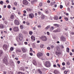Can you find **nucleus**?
<instances>
[{
  "label": "nucleus",
  "mask_w": 74,
  "mask_h": 74,
  "mask_svg": "<svg viewBox=\"0 0 74 74\" xmlns=\"http://www.w3.org/2000/svg\"><path fill=\"white\" fill-rule=\"evenodd\" d=\"M40 39H41L43 41H47V40H48L47 37L45 36H44L40 37Z\"/></svg>",
  "instance_id": "nucleus-1"
},
{
  "label": "nucleus",
  "mask_w": 74,
  "mask_h": 74,
  "mask_svg": "<svg viewBox=\"0 0 74 74\" xmlns=\"http://www.w3.org/2000/svg\"><path fill=\"white\" fill-rule=\"evenodd\" d=\"M45 64L46 67H50L51 66V64L49 61H46L45 63Z\"/></svg>",
  "instance_id": "nucleus-2"
},
{
  "label": "nucleus",
  "mask_w": 74,
  "mask_h": 74,
  "mask_svg": "<svg viewBox=\"0 0 74 74\" xmlns=\"http://www.w3.org/2000/svg\"><path fill=\"white\" fill-rule=\"evenodd\" d=\"M19 40L22 41L23 40V35L22 34H20L19 35Z\"/></svg>",
  "instance_id": "nucleus-3"
},
{
  "label": "nucleus",
  "mask_w": 74,
  "mask_h": 74,
  "mask_svg": "<svg viewBox=\"0 0 74 74\" xmlns=\"http://www.w3.org/2000/svg\"><path fill=\"white\" fill-rule=\"evenodd\" d=\"M21 50L24 53H25L26 52V51H27V49L25 47H23L21 48Z\"/></svg>",
  "instance_id": "nucleus-4"
},
{
  "label": "nucleus",
  "mask_w": 74,
  "mask_h": 74,
  "mask_svg": "<svg viewBox=\"0 0 74 74\" xmlns=\"http://www.w3.org/2000/svg\"><path fill=\"white\" fill-rule=\"evenodd\" d=\"M13 30L14 32H18L19 31V28H18V27H15L13 28Z\"/></svg>",
  "instance_id": "nucleus-5"
},
{
  "label": "nucleus",
  "mask_w": 74,
  "mask_h": 74,
  "mask_svg": "<svg viewBox=\"0 0 74 74\" xmlns=\"http://www.w3.org/2000/svg\"><path fill=\"white\" fill-rule=\"evenodd\" d=\"M14 23L15 25H19V22L18 21L15 20L14 21Z\"/></svg>",
  "instance_id": "nucleus-6"
},
{
  "label": "nucleus",
  "mask_w": 74,
  "mask_h": 74,
  "mask_svg": "<svg viewBox=\"0 0 74 74\" xmlns=\"http://www.w3.org/2000/svg\"><path fill=\"white\" fill-rule=\"evenodd\" d=\"M23 3L24 5H27L28 4V2L26 0H24L23 1Z\"/></svg>",
  "instance_id": "nucleus-7"
},
{
  "label": "nucleus",
  "mask_w": 74,
  "mask_h": 74,
  "mask_svg": "<svg viewBox=\"0 0 74 74\" xmlns=\"http://www.w3.org/2000/svg\"><path fill=\"white\" fill-rule=\"evenodd\" d=\"M42 53H39L37 54V56L38 58L39 57H41V56H42L43 55Z\"/></svg>",
  "instance_id": "nucleus-8"
},
{
  "label": "nucleus",
  "mask_w": 74,
  "mask_h": 74,
  "mask_svg": "<svg viewBox=\"0 0 74 74\" xmlns=\"http://www.w3.org/2000/svg\"><path fill=\"white\" fill-rule=\"evenodd\" d=\"M31 40L32 41H35L36 39L35 38V37L34 36H32L31 37Z\"/></svg>",
  "instance_id": "nucleus-9"
},
{
  "label": "nucleus",
  "mask_w": 74,
  "mask_h": 74,
  "mask_svg": "<svg viewBox=\"0 0 74 74\" xmlns=\"http://www.w3.org/2000/svg\"><path fill=\"white\" fill-rule=\"evenodd\" d=\"M7 45H4L3 46V48L4 50H5L7 49L8 47Z\"/></svg>",
  "instance_id": "nucleus-10"
},
{
  "label": "nucleus",
  "mask_w": 74,
  "mask_h": 74,
  "mask_svg": "<svg viewBox=\"0 0 74 74\" xmlns=\"http://www.w3.org/2000/svg\"><path fill=\"white\" fill-rule=\"evenodd\" d=\"M29 16L31 18H34V14L33 13H32L29 14Z\"/></svg>",
  "instance_id": "nucleus-11"
},
{
  "label": "nucleus",
  "mask_w": 74,
  "mask_h": 74,
  "mask_svg": "<svg viewBox=\"0 0 74 74\" xmlns=\"http://www.w3.org/2000/svg\"><path fill=\"white\" fill-rule=\"evenodd\" d=\"M3 62L5 63L6 64L7 63L8 61H7V60L5 59V58H4L3 60Z\"/></svg>",
  "instance_id": "nucleus-12"
},
{
  "label": "nucleus",
  "mask_w": 74,
  "mask_h": 74,
  "mask_svg": "<svg viewBox=\"0 0 74 74\" xmlns=\"http://www.w3.org/2000/svg\"><path fill=\"white\" fill-rule=\"evenodd\" d=\"M33 64L35 65V66H36L37 65V62H36V61L35 60H33Z\"/></svg>",
  "instance_id": "nucleus-13"
},
{
  "label": "nucleus",
  "mask_w": 74,
  "mask_h": 74,
  "mask_svg": "<svg viewBox=\"0 0 74 74\" xmlns=\"http://www.w3.org/2000/svg\"><path fill=\"white\" fill-rule=\"evenodd\" d=\"M16 53H18V52H21V49H18L16 50Z\"/></svg>",
  "instance_id": "nucleus-14"
},
{
  "label": "nucleus",
  "mask_w": 74,
  "mask_h": 74,
  "mask_svg": "<svg viewBox=\"0 0 74 74\" xmlns=\"http://www.w3.org/2000/svg\"><path fill=\"white\" fill-rule=\"evenodd\" d=\"M0 29H4V25L2 24H0Z\"/></svg>",
  "instance_id": "nucleus-15"
},
{
  "label": "nucleus",
  "mask_w": 74,
  "mask_h": 74,
  "mask_svg": "<svg viewBox=\"0 0 74 74\" xmlns=\"http://www.w3.org/2000/svg\"><path fill=\"white\" fill-rule=\"evenodd\" d=\"M54 73L55 74H58L59 71L57 70H55L54 71Z\"/></svg>",
  "instance_id": "nucleus-16"
},
{
  "label": "nucleus",
  "mask_w": 74,
  "mask_h": 74,
  "mask_svg": "<svg viewBox=\"0 0 74 74\" xmlns=\"http://www.w3.org/2000/svg\"><path fill=\"white\" fill-rule=\"evenodd\" d=\"M3 53V51L0 50V57H1V56H2Z\"/></svg>",
  "instance_id": "nucleus-17"
},
{
  "label": "nucleus",
  "mask_w": 74,
  "mask_h": 74,
  "mask_svg": "<svg viewBox=\"0 0 74 74\" xmlns=\"http://www.w3.org/2000/svg\"><path fill=\"white\" fill-rule=\"evenodd\" d=\"M41 18L42 19H44L45 18V16L43 15L42 14L41 16Z\"/></svg>",
  "instance_id": "nucleus-18"
},
{
  "label": "nucleus",
  "mask_w": 74,
  "mask_h": 74,
  "mask_svg": "<svg viewBox=\"0 0 74 74\" xmlns=\"http://www.w3.org/2000/svg\"><path fill=\"white\" fill-rule=\"evenodd\" d=\"M14 18V16L13 14H11V15L10 18L12 19H13Z\"/></svg>",
  "instance_id": "nucleus-19"
},
{
  "label": "nucleus",
  "mask_w": 74,
  "mask_h": 74,
  "mask_svg": "<svg viewBox=\"0 0 74 74\" xmlns=\"http://www.w3.org/2000/svg\"><path fill=\"white\" fill-rule=\"evenodd\" d=\"M26 10L27 11H30V12H31L32 10V9H29V8H27L26 9Z\"/></svg>",
  "instance_id": "nucleus-20"
},
{
  "label": "nucleus",
  "mask_w": 74,
  "mask_h": 74,
  "mask_svg": "<svg viewBox=\"0 0 74 74\" xmlns=\"http://www.w3.org/2000/svg\"><path fill=\"white\" fill-rule=\"evenodd\" d=\"M50 27V25H48L45 28V29L46 30H48V29H49V28Z\"/></svg>",
  "instance_id": "nucleus-21"
},
{
  "label": "nucleus",
  "mask_w": 74,
  "mask_h": 74,
  "mask_svg": "<svg viewBox=\"0 0 74 74\" xmlns=\"http://www.w3.org/2000/svg\"><path fill=\"white\" fill-rule=\"evenodd\" d=\"M70 50V49L69 48H66V52L69 53V51Z\"/></svg>",
  "instance_id": "nucleus-22"
},
{
  "label": "nucleus",
  "mask_w": 74,
  "mask_h": 74,
  "mask_svg": "<svg viewBox=\"0 0 74 74\" xmlns=\"http://www.w3.org/2000/svg\"><path fill=\"white\" fill-rule=\"evenodd\" d=\"M54 25L55 26H56V27H59V24H54Z\"/></svg>",
  "instance_id": "nucleus-23"
},
{
  "label": "nucleus",
  "mask_w": 74,
  "mask_h": 74,
  "mask_svg": "<svg viewBox=\"0 0 74 74\" xmlns=\"http://www.w3.org/2000/svg\"><path fill=\"white\" fill-rule=\"evenodd\" d=\"M61 40L62 41H64L66 40V39L64 37L61 38Z\"/></svg>",
  "instance_id": "nucleus-24"
},
{
  "label": "nucleus",
  "mask_w": 74,
  "mask_h": 74,
  "mask_svg": "<svg viewBox=\"0 0 74 74\" xmlns=\"http://www.w3.org/2000/svg\"><path fill=\"white\" fill-rule=\"evenodd\" d=\"M29 34L30 35H32V34H33V32H32V31H30L29 32Z\"/></svg>",
  "instance_id": "nucleus-25"
},
{
  "label": "nucleus",
  "mask_w": 74,
  "mask_h": 74,
  "mask_svg": "<svg viewBox=\"0 0 74 74\" xmlns=\"http://www.w3.org/2000/svg\"><path fill=\"white\" fill-rule=\"evenodd\" d=\"M38 71L39 73H40V74H42V72L40 70L38 69Z\"/></svg>",
  "instance_id": "nucleus-26"
},
{
  "label": "nucleus",
  "mask_w": 74,
  "mask_h": 74,
  "mask_svg": "<svg viewBox=\"0 0 74 74\" xmlns=\"http://www.w3.org/2000/svg\"><path fill=\"white\" fill-rule=\"evenodd\" d=\"M57 30L58 32H60L61 29L60 28H58Z\"/></svg>",
  "instance_id": "nucleus-27"
},
{
  "label": "nucleus",
  "mask_w": 74,
  "mask_h": 74,
  "mask_svg": "<svg viewBox=\"0 0 74 74\" xmlns=\"http://www.w3.org/2000/svg\"><path fill=\"white\" fill-rule=\"evenodd\" d=\"M0 4L1 5H3L4 4V2L3 1H0Z\"/></svg>",
  "instance_id": "nucleus-28"
},
{
  "label": "nucleus",
  "mask_w": 74,
  "mask_h": 74,
  "mask_svg": "<svg viewBox=\"0 0 74 74\" xmlns=\"http://www.w3.org/2000/svg\"><path fill=\"white\" fill-rule=\"evenodd\" d=\"M64 19L66 21H68V20H69V19L67 17H65L64 18Z\"/></svg>",
  "instance_id": "nucleus-29"
},
{
  "label": "nucleus",
  "mask_w": 74,
  "mask_h": 74,
  "mask_svg": "<svg viewBox=\"0 0 74 74\" xmlns=\"http://www.w3.org/2000/svg\"><path fill=\"white\" fill-rule=\"evenodd\" d=\"M53 32L54 33H57V32H58L57 29H56V30H54Z\"/></svg>",
  "instance_id": "nucleus-30"
},
{
  "label": "nucleus",
  "mask_w": 74,
  "mask_h": 74,
  "mask_svg": "<svg viewBox=\"0 0 74 74\" xmlns=\"http://www.w3.org/2000/svg\"><path fill=\"white\" fill-rule=\"evenodd\" d=\"M45 13H46V14H48V13H49V12H48V11L46 10H45Z\"/></svg>",
  "instance_id": "nucleus-31"
},
{
  "label": "nucleus",
  "mask_w": 74,
  "mask_h": 74,
  "mask_svg": "<svg viewBox=\"0 0 74 74\" xmlns=\"http://www.w3.org/2000/svg\"><path fill=\"white\" fill-rule=\"evenodd\" d=\"M38 15H41V14H42V13H41V12L40 11H39L38 12Z\"/></svg>",
  "instance_id": "nucleus-32"
},
{
  "label": "nucleus",
  "mask_w": 74,
  "mask_h": 74,
  "mask_svg": "<svg viewBox=\"0 0 74 74\" xmlns=\"http://www.w3.org/2000/svg\"><path fill=\"white\" fill-rule=\"evenodd\" d=\"M42 5V3L41 2H40L39 3V6L40 7H41Z\"/></svg>",
  "instance_id": "nucleus-33"
},
{
  "label": "nucleus",
  "mask_w": 74,
  "mask_h": 74,
  "mask_svg": "<svg viewBox=\"0 0 74 74\" xmlns=\"http://www.w3.org/2000/svg\"><path fill=\"white\" fill-rule=\"evenodd\" d=\"M40 48H43L44 47V45L42 44L40 46Z\"/></svg>",
  "instance_id": "nucleus-34"
},
{
  "label": "nucleus",
  "mask_w": 74,
  "mask_h": 74,
  "mask_svg": "<svg viewBox=\"0 0 74 74\" xmlns=\"http://www.w3.org/2000/svg\"><path fill=\"white\" fill-rule=\"evenodd\" d=\"M8 8H9V9L10 8H11V6L10 5H8Z\"/></svg>",
  "instance_id": "nucleus-35"
},
{
  "label": "nucleus",
  "mask_w": 74,
  "mask_h": 74,
  "mask_svg": "<svg viewBox=\"0 0 74 74\" xmlns=\"http://www.w3.org/2000/svg\"><path fill=\"white\" fill-rule=\"evenodd\" d=\"M10 51H13V50H14V48H12V47H11L10 49Z\"/></svg>",
  "instance_id": "nucleus-36"
},
{
  "label": "nucleus",
  "mask_w": 74,
  "mask_h": 74,
  "mask_svg": "<svg viewBox=\"0 0 74 74\" xmlns=\"http://www.w3.org/2000/svg\"><path fill=\"white\" fill-rule=\"evenodd\" d=\"M37 26L39 28H41V25H38Z\"/></svg>",
  "instance_id": "nucleus-37"
},
{
  "label": "nucleus",
  "mask_w": 74,
  "mask_h": 74,
  "mask_svg": "<svg viewBox=\"0 0 74 74\" xmlns=\"http://www.w3.org/2000/svg\"><path fill=\"white\" fill-rule=\"evenodd\" d=\"M67 65H70V62H67Z\"/></svg>",
  "instance_id": "nucleus-38"
},
{
  "label": "nucleus",
  "mask_w": 74,
  "mask_h": 74,
  "mask_svg": "<svg viewBox=\"0 0 74 74\" xmlns=\"http://www.w3.org/2000/svg\"><path fill=\"white\" fill-rule=\"evenodd\" d=\"M2 20L3 21H4L5 20V18L4 17H3L2 18Z\"/></svg>",
  "instance_id": "nucleus-39"
},
{
  "label": "nucleus",
  "mask_w": 74,
  "mask_h": 74,
  "mask_svg": "<svg viewBox=\"0 0 74 74\" xmlns=\"http://www.w3.org/2000/svg\"><path fill=\"white\" fill-rule=\"evenodd\" d=\"M60 8L61 9H62V8H63V5H60Z\"/></svg>",
  "instance_id": "nucleus-40"
},
{
  "label": "nucleus",
  "mask_w": 74,
  "mask_h": 74,
  "mask_svg": "<svg viewBox=\"0 0 74 74\" xmlns=\"http://www.w3.org/2000/svg\"><path fill=\"white\" fill-rule=\"evenodd\" d=\"M20 27L21 29H23V25H21L20 26Z\"/></svg>",
  "instance_id": "nucleus-41"
},
{
  "label": "nucleus",
  "mask_w": 74,
  "mask_h": 74,
  "mask_svg": "<svg viewBox=\"0 0 74 74\" xmlns=\"http://www.w3.org/2000/svg\"><path fill=\"white\" fill-rule=\"evenodd\" d=\"M53 47H54V46H53V45H51V48H53Z\"/></svg>",
  "instance_id": "nucleus-42"
},
{
  "label": "nucleus",
  "mask_w": 74,
  "mask_h": 74,
  "mask_svg": "<svg viewBox=\"0 0 74 74\" xmlns=\"http://www.w3.org/2000/svg\"><path fill=\"white\" fill-rule=\"evenodd\" d=\"M14 4L15 5H17V3L14 2Z\"/></svg>",
  "instance_id": "nucleus-43"
},
{
  "label": "nucleus",
  "mask_w": 74,
  "mask_h": 74,
  "mask_svg": "<svg viewBox=\"0 0 74 74\" xmlns=\"http://www.w3.org/2000/svg\"><path fill=\"white\" fill-rule=\"evenodd\" d=\"M27 25H30V23H29V22H27L26 23Z\"/></svg>",
  "instance_id": "nucleus-44"
},
{
  "label": "nucleus",
  "mask_w": 74,
  "mask_h": 74,
  "mask_svg": "<svg viewBox=\"0 0 74 74\" xmlns=\"http://www.w3.org/2000/svg\"><path fill=\"white\" fill-rule=\"evenodd\" d=\"M47 49L49 50H50V49H51V47H47Z\"/></svg>",
  "instance_id": "nucleus-45"
},
{
  "label": "nucleus",
  "mask_w": 74,
  "mask_h": 74,
  "mask_svg": "<svg viewBox=\"0 0 74 74\" xmlns=\"http://www.w3.org/2000/svg\"><path fill=\"white\" fill-rule=\"evenodd\" d=\"M6 2L7 3H10V1H8V0H6Z\"/></svg>",
  "instance_id": "nucleus-46"
},
{
  "label": "nucleus",
  "mask_w": 74,
  "mask_h": 74,
  "mask_svg": "<svg viewBox=\"0 0 74 74\" xmlns=\"http://www.w3.org/2000/svg\"><path fill=\"white\" fill-rule=\"evenodd\" d=\"M62 66H65V63H64V62H63L62 63Z\"/></svg>",
  "instance_id": "nucleus-47"
},
{
  "label": "nucleus",
  "mask_w": 74,
  "mask_h": 74,
  "mask_svg": "<svg viewBox=\"0 0 74 74\" xmlns=\"http://www.w3.org/2000/svg\"><path fill=\"white\" fill-rule=\"evenodd\" d=\"M23 13H24V14H26V11L24 10L23 11Z\"/></svg>",
  "instance_id": "nucleus-48"
},
{
  "label": "nucleus",
  "mask_w": 74,
  "mask_h": 74,
  "mask_svg": "<svg viewBox=\"0 0 74 74\" xmlns=\"http://www.w3.org/2000/svg\"><path fill=\"white\" fill-rule=\"evenodd\" d=\"M10 63H13V61H12V60H10Z\"/></svg>",
  "instance_id": "nucleus-49"
},
{
  "label": "nucleus",
  "mask_w": 74,
  "mask_h": 74,
  "mask_svg": "<svg viewBox=\"0 0 74 74\" xmlns=\"http://www.w3.org/2000/svg\"><path fill=\"white\" fill-rule=\"evenodd\" d=\"M72 1V5H74V3H73V1Z\"/></svg>",
  "instance_id": "nucleus-50"
},
{
  "label": "nucleus",
  "mask_w": 74,
  "mask_h": 74,
  "mask_svg": "<svg viewBox=\"0 0 74 74\" xmlns=\"http://www.w3.org/2000/svg\"><path fill=\"white\" fill-rule=\"evenodd\" d=\"M23 56L25 57V58H26V54H24Z\"/></svg>",
  "instance_id": "nucleus-51"
},
{
  "label": "nucleus",
  "mask_w": 74,
  "mask_h": 74,
  "mask_svg": "<svg viewBox=\"0 0 74 74\" xmlns=\"http://www.w3.org/2000/svg\"><path fill=\"white\" fill-rule=\"evenodd\" d=\"M12 57L13 58H14V57H15V55L14 54L12 55Z\"/></svg>",
  "instance_id": "nucleus-52"
},
{
  "label": "nucleus",
  "mask_w": 74,
  "mask_h": 74,
  "mask_svg": "<svg viewBox=\"0 0 74 74\" xmlns=\"http://www.w3.org/2000/svg\"><path fill=\"white\" fill-rule=\"evenodd\" d=\"M47 35H49V34H50V33L48 32H47Z\"/></svg>",
  "instance_id": "nucleus-53"
},
{
  "label": "nucleus",
  "mask_w": 74,
  "mask_h": 74,
  "mask_svg": "<svg viewBox=\"0 0 74 74\" xmlns=\"http://www.w3.org/2000/svg\"><path fill=\"white\" fill-rule=\"evenodd\" d=\"M50 2L51 1L49 0H48L47 1V2L48 3H50Z\"/></svg>",
  "instance_id": "nucleus-54"
},
{
  "label": "nucleus",
  "mask_w": 74,
  "mask_h": 74,
  "mask_svg": "<svg viewBox=\"0 0 74 74\" xmlns=\"http://www.w3.org/2000/svg\"><path fill=\"white\" fill-rule=\"evenodd\" d=\"M6 73H7V72L5 71H3V74H6Z\"/></svg>",
  "instance_id": "nucleus-55"
},
{
  "label": "nucleus",
  "mask_w": 74,
  "mask_h": 74,
  "mask_svg": "<svg viewBox=\"0 0 74 74\" xmlns=\"http://www.w3.org/2000/svg\"><path fill=\"white\" fill-rule=\"evenodd\" d=\"M47 55L48 56H49V53H47Z\"/></svg>",
  "instance_id": "nucleus-56"
},
{
  "label": "nucleus",
  "mask_w": 74,
  "mask_h": 74,
  "mask_svg": "<svg viewBox=\"0 0 74 74\" xmlns=\"http://www.w3.org/2000/svg\"><path fill=\"white\" fill-rule=\"evenodd\" d=\"M15 59H16V60H18V58H17V57H16L15 58Z\"/></svg>",
  "instance_id": "nucleus-57"
},
{
  "label": "nucleus",
  "mask_w": 74,
  "mask_h": 74,
  "mask_svg": "<svg viewBox=\"0 0 74 74\" xmlns=\"http://www.w3.org/2000/svg\"><path fill=\"white\" fill-rule=\"evenodd\" d=\"M24 44H25V45H27V42H24Z\"/></svg>",
  "instance_id": "nucleus-58"
},
{
  "label": "nucleus",
  "mask_w": 74,
  "mask_h": 74,
  "mask_svg": "<svg viewBox=\"0 0 74 74\" xmlns=\"http://www.w3.org/2000/svg\"><path fill=\"white\" fill-rule=\"evenodd\" d=\"M18 15H21V13L19 12H18Z\"/></svg>",
  "instance_id": "nucleus-59"
},
{
  "label": "nucleus",
  "mask_w": 74,
  "mask_h": 74,
  "mask_svg": "<svg viewBox=\"0 0 74 74\" xmlns=\"http://www.w3.org/2000/svg\"><path fill=\"white\" fill-rule=\"evenodd\" d=\"M53 29H54L53 27H51V30H53Z\"/></svg>",
  "instance_id": "nucleus-60"
},
{
  "label": "nucleus",
  "mask_w": 74,
  "mask_h": 74,
  "mask_svg": "<svg viewBox=\"0 0 74 74\" xmlns=\"http://www.w3.org/2000/svg\"><path fill=\"white\" fill-rule=\"evenodd\" d=\"M55 19H56V20H57V19H58V17H55Z\"/></svg>",
  "instance_id": "nucleus-61"
},
{
  "label": "nucleus",
  "mask_w": 74,
  "mask_h": 74,
  "mask_svg": "<svg viewBox=\"0 0 74 74\" xmlns=\"http://www.w3.org/2000/svg\"><path fill=\"white\" fill-rule=\"evenodd\" d=\"M67 71H64V74H67Z\"/></svg>",
  "instance_id": "nucleus-62"
},
{
  "label": "nucleus",
  "mask_w": 74,
  "mask_h": 74,
  "mask_svg": "<svg viewBox=\"0 0 74 74\" xmlns=\"http://www.w3.org/2000/svg\"><path fill=\"white\" fill-rule=\"evenodd\" d=\"M53 66L54 67H56V65L55 64L53 65Z\"/></svg>",
  "instance_id": "nucleus-63"
},
{
  "label": "nucleus",
  "mask_w": 74,
  "mask_h": 74,
  "mask_svg": "<svg viewBox=\"0 0 74 74\" xmlns=\"http://www.w3.org/2000/svg\"><path fill=\"white\" fill-rule=\"evenodd\" d=\"M20 61H17L18 64H19V63H20Z\"/></svg>",
  "instance_id": "nucleus-64"
}]
</instances>
